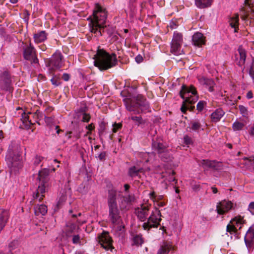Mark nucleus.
Wrapping results in <instances>:
<instances>
[{
	"label": "nucleus",
	"instance_id": "obj_14",
	"mask_svg": "<svg viewBox=\"0 0 254 254\" xmlns=\"http://www.w3.org/2000/svg\"><path fill=\"white\" fill-rule=\"evenodd\" d=\"M235 204L231 201L224 199L217 204L216 211L219 215H223L234 209Z\"/></svg>",
	"mask_w": 254,
	"mask_h": 254
},
{
	"label": "nucleus",
	"instance_id": "obj_21",
	"mask_svg": "<svg viewBox=\"0 0 254 254\" xmlns=\"http://www.w3.org/2000/svg\"><path fill=\"white\" fill-rule=\"evenodd\" d=\"M238 54H236L235 58L237 64L239 66L244 64L246 58V52L242 46H240L238 49Z\"/></svg>",
	"mask_w": 254,
	"mask_h": 254
},
{
	"label": "nucleus",
	"instance_id": "obj_53",
	"mask_svg": "<svg viewBox=\"0 0 254 254\" xmlns=\"http://www.w3.org/2000/svg\"><path fill=\"white\" fill-rule=\"evenodd\" d=\"M169 26H170V28L172 29L176 28L177 27V25L176 23V21H173V20L171 21L170 22Z\"/></svg>",
	"mask_w": 254,
	"mask_h": 254
},
{
	"label": "nucleus",
	"instance_id": "obj_47",
	"mask_svg": "<svg viewBox=\"0 0 254 254\" xmlns=\"http://www.w3.org/2000/svg\"><path fill=\"white\" fill-rule=\"evenodd\" d=\"M205 103L203 101H199L196 106L197 110L199 111H201L204 107Z\"/></svg>",
	"mask_w": 254,
	"mask_h": 254
},
{
	"label": "nucleus",
	"instance_id": "obj_64",
	"mask_svg": "<svg viewBox=\"0 0 254 254\" xmlns=\"http://www.w3.org/2000/svg\"><path fill=\"white\" fill-rule=\"evenodd\" d=\"M71 132H70V131H69V132L66 133V135H67V138L68 139L71 137Z\"/></svg>",
	"mask_w": 254,
	"mask_h": 254
},
{
	"label": "nucleus",
	"instance_id": "obj_9",
	"mask_svg": "<svg viewBox=\"0 0 254 254\" xmlns=\"http://www.w3.org/2000/svg\"><path fill=\"white\" fill-rule=\"evenodd\" d=\"M5 160L8 168L11 171L16 172L22 166V159L20 156H12L10 148L6 155Z\"/></svg>",
	"mask_w": 254,
	"mask_h": 254
},
{
	"label": "nucleus",
	"instance_id": "obj_22",
	"mask_svg": "<svg viewBox=\"0 0 254 254\" xmlns=\"http://www.w3.org/2000/svg\"><path fill=\"white\" fill-rule=\"evenodd\" d=\"M39 113H36L35 114L31 112H27L26 113L24 112L22 114L21 121L26 128H29L30 126L33 124L32 121L31 120V117H35V116L38 117Z\"/></svg>",
	"mask_w": 254,
	"mask_h": 254
},
{
	"label": "nucleus",
	"instance_id": "obj_13",
	"mask_svg": "<svg viewBox=\"0 0 254 254\" xmlns=\"http://www.w3.org/2000/svg\"><path fill=\"white\" fill-rule=\"evenodd\" d=\"M153 148L159 154V156L164 162H168L172 160V157L167 151L161 143L154 141L152 143Z\"/></svg>",
	"mask_w": 254,
	"mask_h": 254
},
{
	"label": "nucleus",
	"instance_id": "obj_15",
	"mask_svg": "<svg viewBox=\"0 0 254 254\" xmlns=\"http://www.w3.org/2000/svg\"><path fill=\"white\" fill-rule=\"evenodd\" d=\"M243 217L238 216L231 220L230 223L227 226V231L229 232H234L240 229L244 223Z\"/></svg>",
	"mask_w": 254,
	"mask_h": 254
},
{
	"label": "nucleus",
	"instance_id": "obj_27",
	"mask_svg": "<svg viewBox=\"0 0 254 254\" xmlns=\"http://www.w3.org/2000/svg\"><path fill=\"white\" fill-rule=\"evenodd\" d=\"M134 199V195L129 192L125 193L124 196L122 197L120 207L121 208H125L127 205L133 201Z\"/></svg>",
	"mask_w": 254,
	"mask_h": 254
},
{
	"label": "nucleus",
	"instance_id": "obj_58",
	"mask_svg": "<svg viewBox=\"0 0 254 254\" xmlns=\"http://www.w3.org/2000/svg\"><path fill=\"white\" fill-rule=\"evenodd\" d=\"M86 128L88 130L91 131L94 129V126L93 125V124H90V125L86 127Z\"/></svg>",
	"mask_w": 254,
	"mask_h": 254
},
{
	"label": "nucleus",
	"instance_id": "obj_17",
	"mask_svg": "<svg viewBox=\"0 0 254 254\" xmlns=\"http://www.w3.org/2000/svg\"><path fill=\"white\" fill-rule=\"evenodd\" d=\"M149 208L150 206L148 205H142L140 207L135 209V213L140 221H144L146 220L149 213Z\"/></svg>",
	"mask_w": 254,
	"mask_h": 254
},
{
	"label": "nucleus",
	"instance_id": "obj_55",
	"mask_svg": "<svg viewBox=\"0 0 254 254\" xmlns=\"http://www.w3.org/2000/svg\"><path fill=\"white\" fill-rule=\"evenodd\" d=\"M135 61L137 63H140L143 61V58L141 56L138 55L135 57Z\"/></svg>",
	"mask_w": 254,
	"mask_h": 254
},
{
	"label": "nucleus",
	"instance_id": "obj_1",
	"mask_svg": "<svg viewBox=\"0 0 254 254\" xmlns=\"http://www.w3.org/2000/svg\"><path fill=\"white\" fill-rule=\"evenodd\" d=\"M149 195L150 199L154 202L155 210L152 211L147 221L144 222L142 225L143 229L147 231L150 228L158 227L161 221L160 211L162 210L160 209L166 205V202L163 199V195H157L154 191L149 193Z\"/></svg>",
	"mask_w": 254,
	"mask_h": 254
},
{
	"label": "nucleus",
	"instance_id": "obj_62",
	"mask_svg": "<svg viewBox=\"0 0 254 254\" xmlns=\"http://www.w3.org/2000/svg\"><path fill=\"white\" fill-rule=\"evenodd\" d=\"M59 127L58 126H56V132L58 134H59L60 132L63 131L62 130L59 128Z\"/></svg>",
	"mask_w": 254,
	"mask_h": 254
},
{
	"label": "nucleus",
	"instance_id": "obj_18",
	"mask_svg": "<svg viewBox=\"0 0 254 254\" xmlns=\"http://www.w3.org/2000/svg\"><path fill=\"white\" fill-rule=\"evenodd\" d=\"M149 170V168H144L142 167L133 166L129 169L128 174L132 178L140 179L141 178V174H144L145 171Z\"/></svg>",
	"mask_w": 254,
	"mask_h": 254
},
{
	"label": "nucleus",
	"instance_id": "obj_7",
	"mask_svg": "<svg viewBox=\"0 0 254 254\" xmlns=\"http://www.w3.org/2000/svg\"><path fill=\"white\" fill-rule=\"evenodd\" d=\"M180 94L185 102H188L189 104L194 103L198 99L196 90L192 85L190 87L183 85Z\"/></svg>",
	"mask_w": 254,
	"mask_h": 254
},
{
	"label": "nucleus",
	"instance_id": "obj_59",
	"mask_svg": "<svg viewBox=\"0 0 254 254\" xmlns=\"http://www.w3.org/2000/svg\"><path fill=\"white\" fill-rule=\"evenodd\" d=\"M247 98L248 99H252L253 97V94L251 91H249L247 94Z\"/></svg>",
	"mask_w": 254,
	"mask_h": 254
},
{
	"label": "nucleus",
	"instance_id": "obj_28",
	"mask_svg": "<svg viewBox=\"0 0 254 254\" xmlns=\"http://www.w3.org/2000/svg\"><path fill=\"white\" fill-rule=\"evenodd\" d=\"M192 41L195 46H201L205 44V37L203 34L199 32L194 34L192 38Z\"/></svg>",
	"mask_w": 254,
	"mask_h": 254
},
{
	"label": "nucleus",
	"instance_id": "obj_20",
	"mask_svg": "<svg viewBox=\"0 0 254 254\" xmlns=\"http://www.w3.org/2000/svg\"><path fill=\"white\" fill-rule=\"evenodd\" d=\"M199 165L201 166L205 170L213 169L217 170L220 167V163L214 160H209L208 159L202 160Z\"/></svg>",
	"mask_w": 254,
	"mask_h": 254
},
{
	"label": "nucleus",
	"instance_id": "obj_26",
	"mask_svg": "<svg viewBox=\"0 0 254 254\" xmlns=\"http://www.w3.org/2000/svg\"><path fill=\"white\" fill-rule=\"evenodd\" d=\"M174 248L171 243L164 242L161 245L157 254H168L169 252L173 251Z\"/></svg>",
	"mask_w": 254,
	"mask_h": 254
},
{
	"label": "nucleus",
	"instance_id": "obj_36",
	"mask_svg": "<svg viewBox=\"0 0 254 254\" xmlns=\"http://www.w3.org/2000/svg\"><path fill=\"white\" fill-rule=\"evenodd\" d=\"M66 200V195L64 192H63L61 195L60 196L59 200L56 204V205L54 208V210L57 211V210H58L61 206V205L63 204V203Z\"/></svg>",
	"mask_w": 254,
	"mask_h": 254
},
{
	"label": "nucleus",
	"instance_id": "obj_34",
	"mask_svg": "<svg viewBox=\"0 0 254 254\" xmlns=\"http://www.w3.org/2000/svg\"><path fill=\"white\" fill-rule=\"evenodd\" d=\"M47 34L45 31H41L34 35V41L36 43H41L47 39Z\"/></svg>",
	"mask_w": 254,
	"mask_h": 254
},
{
	"label": "nucleus",
	"instance_id": "obj_46",
	"mask_svg": "<svg viewBox=\"0 0 254 254\" xmlns=\"http://www.w3.org/2000/svg\"><path fill=\"white\" fill-rule=\"evenodd\" d=\"M246 163L250 165L254 170V156L250 157V158L248 159V162Z\"/></svg>",
	"mask_w": 254,
	"mask_h": 254
},
{
	"label": "nucleus",
	"instance_id": "obj_4",
	"mask_svg": "<svg viewBox=\"0 0 254 254\" xmlns=\"http://www.w3.org/2000/svg\"><path fill=\"white\" fill-rule=\"evenodd\" d=\"M126 109L135 114H139L149 108V104L141 95H133L128 93L123 99Z\"/></svg>",
	"mask_w": 254,
	"mask_h": 254
},
{
	"label": "nucleus",
	"instance_id": "obj_33",
	"mask_svg": "<svg viewBox=\"0 0 254 254\" xmlns=\"http://www.w3.org/2000/svg\"><path fill=\"white\" fill-rule=\"evenodd\" d=\"M213 0H195V4L199 8H205L210 7Z\"/></svg>",
	"mask_w": 254,
	"mask_h": 254
},
{
	"label": "nucleus",
	"instance_id": "obj_63",
	"mask_svg": "<svg viewBox=\"0 0 254 254\" xmlns=\"http://www.w3.org/2000/svg\"><path fill=\"white\" fill-rule=\"evenodd\" d=\"M174 188L175 189V190L176 193H179V192H180V190H179L178 188H177L176 187V185H175V186L174 187Z\"/></svg>",
	"mask_w": 254,
	"mask_h": 254
},
{
	"label": "nucleus",
	"instance_id": "obj_61",
	"mask_svg": "<svg viewBox=\"0 0 254 254\" xmlns=\"http://www.w3.org/2000/svg\"><path fill=\"white\" fill-rule=\"evenodd\" d=\"M211 190H212V191L213 193H216L218 192V190H217V188L215 187H212Z\"/></svg>",
	"mask_w": 254,
	"mask_h": 254
},
{
	"label": "nucleus",
	"instance_id": "obj_45",
	"mask_svg": "<svg viewBox=\"0 0 254 254\" xmlns=\"http://www.w3.org/2000/svg\"><path fill=\"white\" fill-rule=\"evenodd\" d=\"M90 119V116L86 113L82 114V121L83 122H88Z\"/></svg>",
	"mask_w": 254,
	"mask_h": 254
},
{
	"label": "nucleus",
	"instance_id": "obj_6",
	"mask_svg": "<svg viewBox=\"0 0 254 254\" xmlns=\"http://www.w3.org/2000/svg\"><path fill=\"white\" fill-rule=\"evenodd\" d=\"M49 172L47 169H43L39 172L38 179L39 185L36 192L33 194L34 199L41 201L44 197V193L48 187Z\"/></svg>",
	"mask_w": 254,
	"mask_h": 254
},
{
	"label": "nucleus",
	"instance_id": "obj_30",
	"mask_svg": "<svg viewBox=\"0 0 254 254\" xmlns=\"http://www.w3.org/2000/svg\"><path fill=\"white\" fill-rule=\"evenodd\" d=\"M175 174V173L173 170H169L162 173V178H165L169 182H174L175 185H176L178 181L174 177Z\"/></svg>",
	"mask_w": 254,
	"mask_h": 254
},
{
	"label": "nucleus",
	"instance_id": "obj_32",
	"mask_svg": "<svg viewBox=\"0 0 254 254\" xmlns=\"http://www.w3.org/2000/svg\"><path fill=\"white\" fill-rule=\"evenodd\" d=\"M246 125V122L244 120L237 119L232 124V129L234 131L243 130Z\"/></svg>",
	"mask_w": 254,
	"mask_h": 254
},
{
	"label": "nucleus",
	"instance_id": "obj_25",
	"mask_svg": "<svg viewBox=\"0 0 254 254\" xmlns=\"http://www.w3.org/2000/svg\"><path fill=\"white\" fill-rule=\"evenodd\" d=\"M116 195L117 192L115 190H111L109 191L108 197L109 208L118 207L116 201Z\"/></svg>",
	"mask_w": 254,
	"mask_h": 254
},
{
	"label": "nucleus",
	"instance_id": "obj_49",
	"mask_svg": "<svg viewBox=\"0 0 254 254\" xmlns=\"http://www.w3.org/2000/svg\"><path fill=\"white\" fill-rule=\"evenodd\" d=\"M45 121L47 125H51L54 121V119L52 117H45Z\"/></svg>",
	"mask_w": 254,
	"mask_h": 254
},
{
	"label": "nucleus",
	"instance_id": "obj_2",
	"mask_svg": "<svg viewBox=\"0 0 254 254\" xmlns=\"http://www.w3.org/2000/svg\"><path fill=\"white\" fill-rule=\"evenodd\" d=\"M107 14L106 9L99 4H95L92 16L87 18L90 20L89 26L90 30L95 36L102 35V30L105 26Z\"/></svg>",
	"mask_w": 254,
	"mask_h": 254
},
{
	"label": "nucleus",
	"instance_id": "obj_8",
	"mask_svg": "<svg viewBox=\"0 0 254 254\" xmlns=\"http://www.w3.org/2000/svg\"><path fill=\"white\" fill-rule=\"evenodd\" d=\"M182 34L177 32H174L171 43V53L175 56H179L183 54L184 51L182 49Z\"/></svg>",
	"mask_w": 254,
	"mask_h": 254
},
{
	"label": "nucleus",
	"instance_id": "obj_38",
	"mask_svg": "<svg viewBox=\"0 0 254 254\" xmlns=\"http://www.w3.org/2000/svg\"><path fill=\"white\" fill-rule=\"evenodd\" d=\"M129 119L132 120L137 126L143 123L142 118L140 116H131Z\"/></svg>",
	"mask_w": 254,
	"mask_h": 254
},
{
	"label": "nucleus",
	"instance_id": "obj_16",
	"mask_svg": "<svg viewBox=\"0 0 254 254\" xmlns=\"http://www.w3.org/2000/svg\"><path fill=\"white\" fill-rule=\"evenodd\" d=\"M23 58L27 61H30L34 63H37L38 60L35 55V49L30 44L29 46L23 48Z\"/></svg>",
	"mask_w": 254,
	"mask_h": 254
},
{
	"label": "nucleus",
	"instance_id": "obj_41",
	"mask_svg": "<svg viewBox=\"0 0 254 254\" xmlns=\"http://www.w3.org/2000/svg\"><path fill=\"white\" fill-rule=\"evenodd\" d=\"M200 128V124L198 122H193L191 123V128L194 131H198Z\"/></svg>",
	"mask_w": 254,
	"mask_h": 254
},
{
	"label": "nucleus",
	"instance_id": "obj_37",
	"mask_svg": "<svg viewBox=\"0 0 254 254\" xmlns=\"http://www.w3.org/2000/svg\"><path fill=\"white\" fill-rule=\"evenodd\" d=\"M133 244L137 246L141 245V244L143 243L142 236L139 235H136L134 236L133 238Z\"/></svg>",
	"mask_w": 254,
	"mask_h": 254
},
{
	"label": "nucleus",
	"instance_id": "obj_57",
	"mask_svg": "<svg viewBox=\"0 0 254 254\" xmlns=\"http://www.w3.org/2000/svg\"><path fill=\"white\" fill-rule=\"evenodd\" d=\"M63 79L65 81H67L69 79V75L67 73H64L63 75Z\"/></svg>",
	"mask_w": 254,
	"mask_h": 254
},
{
	"label": "nucleus",
	"instance_id": "obj_31",
	"mask_svg": "<svg viewBox=\"0 0 254 254\" xmlns=\"http://www.w3.org/2000/svg\"><path fill=\"white\" fill-rule=\"evenodd\" d=\"M9 216L8 211L3 210L0 215V232L2 231L7 223Z\"/></svg>",
	"mask_w": 254,
	"mask_h": 254
},
{
	"label": "nucleus",
	"instance_id": "obj_24",
	"mask_svg": "<svg viewBox=\"0 0 254 254\" xmlns=\"http://www.w3.org/2000/svg\"><path fill=\"white\" fill-rule=\"evenodd\" d=\"M245 242L247 246L254 243V224L250 227L245 237Z\"/></svg>",
	"mask_w": 254,
	"mask_h": 254
},
{
	"label": "nucleus",
	"instance_id": "obj_5",
	"mask_svg": "<svg viewBox=\"0 0 254 254\" xmlns=\"http://www.w3.org/2000/svg\"><path fill=\"white\" fill-rule=\"evenodd\" d=\"M240 13L245 24L254 27V0H245V6L241 8Z\"/></svg>",
	"mask_w": 254,
	"mask_h": 254
},
{
	"label": "nucleus",
	"instance_id": "obj_54",
	"mask_svg": "<svg viewBox=\"0 0 254 254\" xmlns=\"http://www.w3.org/2000/svg\"><path fill=\"white\" fill-rule=\"evenodd\" d=\"M98 158L101 161L104 160L105 158V152H101L98 155Z\"/></svg>",
	"mask_w": 254,
	"mask_h": 254
},
{
	"label": "nucleus",
	"instance_id": "obj_29",
	"mask_svg": "<svg viewBox=\"0 0 254 254\" xmlns=\"http://www.w3.org/2000/svg\"><path fill=\"white\" fill-rule=\"evenodd\" d=\"M225 115L224 111L221 108L217 109L211 114V119L213 122H218Z\"/></svg>",
	"mask_w": 254,
	"mask_h": 254
},
{
	"label": "nucleus",
	"instance_id": "obj_44",
	"mask_svg": "<svg viewBox=\"0 0 254 254\" xmlns=\"http://www.w3.org/2000/svg\"><path fill=\"white\" fill-rule=\"evenodd\" d=\"M43 158L41 156L36 155L34 161V164L37 166L40 164Z\"/></svg>",
	"mask_w": 254,
	"mask_h": 254
},
{
	"label": "nucleus",
	"instance_id": "obj_60",
	"mask_svg": "<svg viewBox=\"0 0 254 254\" xmlns=\"http://www.w3.org/2000/svg\"><path fill=\"white\" fill-rule=\"evenodd\" d=\"M129 188H130V186L128 184H125L124 185L125 193L129 192L128 190H129Z\"/></svg>",
	"mask_w": 254,
	"mask_h": 254
},
{
	"label": "nucleus",
	"instance_id": "obj_43",
	"mask_svg": "<svg viewBox=\"0 0 254 254\" xmlns=\"http://www.w3.org/2000/svg\"><path fill=\"white\" fill-rule=\"evenodd\" d=\"M72 242L74 244H80V237L78 235H74L72 237Z\"/></svg>",
	"mask_w": 254,
	"mask_h": 254
},
{
	"label": "nucleus",
	"instance_id": "obj_40",
	"mask_svg": "<svg viewBox=\"0 0 254 254\" xmlns=\"http://www.w3.org/2000/svg\"><path fill=\"white\" fill-rule=\"evenodd\" d=\"M60 78L56 75L54 76L51 79V81L53 85L55 86H58L61 84Z\"/></svg>",
	"mask_w": 254,
	"mask_h": 254
},
{
	"label": "nucleus",
	"instance_id": "obj_50",
	"mask_svg": "<svg viewBox=\"0 0 254 254\" xmlns=\"http://www.w3.org/2000/svg\"><path fill=\"white\" fill-rule=\"evenodd\" d=\"M184 142L186 145L190 144L192 143L191 138L188 135H185L184 137Z\"/></svg>",
	"mask_w": 254,
	"mask_h": 254
},
{
	"label": "nucleus",
	"instance_id": "obj_35",
	"mask_svg": "<svg viewBox=\"0 0 254 254\" xmlns=\"http://www.w3.org/2000/svg\"><path fill=\"white\" fill-rule=\"evenodd\" d=\"M34 212L37 216L45 215L47 212V207L44 204L37 205L34 208Z\"/></svg>",
	"mask_w": 254,
	"mask_h": 254
},
{
	"label": "nucleus",
	"instance_id": "obj_48",
	"mask_svg": "<svg viewBox=\"0 0 254 254\" xmlns=\"http://www.w3.org/2000/svg\"><path fill=\"white\" fill-rule=\"evenodd\" d=\"M188 103V102H185V100H184L182 106L181 108V110L183 113L185 114L187 112L188 107L186 105V104Z\"/></svg>",
	"mask_w": 254,
	"mask_h": 254
},
{
	"label": "nucleus",
	"instance_id": "obj_51",
	"mask_svg": "<svg viewBox=\"0 0 254 254\" xmlns=\"http://www.w3.org/2000/svg\"><path fill=\"white\" fill-rule=\"evenodd\" d=\"M248 210L252 215H254V201L249 204Z\"/></svg>",
	"mask_w": 254,
	"mask_h": 254
},
{
	"label": "nucleus",
	"instance_id": "obj_23",
	"mask_svg": "<svg viewBox=\"0 0 254 254\" xmlns=\"http://www.w3.org/2000/svg\"><path fill=\"white\" fill-rule=\"evenodd\" d=\"M230 26L234 29L235 33L238 32L239 26V15L238 13H235L231 15L228 20Z\"/></svg>",
	"mask_w": 254,
	"mask_h": 254
},
{
	"label": "nucleus",
	"instance_id": "obj_19",
	"mask_svg": "<svg viewBox=\"0 0 254 254\" xmlns=\"http://www.w3.org/2000/svg\"><path fill=\"white\" fill-rule=\"evenodd\" d=\"M198 80L199 83L207 88L209 92L214 91V87L215 84L212 79L204 76H199Z\"/></svg>",
	"mask_w": 254,
	"mask_h": 254
},
{
	"label": "nucleus",
	"instance_id": "obj_52",
	"mask_svg": "<svg viewBox=\"0 0 254 254\" xmlns=\"http://www.w3.org/2000/svg\"><path fill=\"white\" fill-rule=\"evenodd\" d=\"M248 132L251 137L254 138V126H252L250 127Z\"/></svg>",
	"mask_w": 254,
	"mask_h": 254
},
{
	"label": "nucleus",
	"instance_id": "obj_3",
	"mask_svg": "<svg viewBox=\"0 0 254 254\" xmlns=\"http://www.w3.org/2000/svg\"><path fill=\"white\" fill-rule=\"evenodd\" d=\"M94 65L101 70H107L116 65L117 56L115 54H110L103 49H98L94 58Z\"/></svg>",
	"mask_w": 254,
	"mask_h": 254
},
{
	"label": "nucleus",
	"instance_id": "obj_10",
	"mask_svg": "<svg viewBox=\"0 0 254 254\" xmlns=\"http://www.w3.org/2000/svg\"><path fill=\"white\" fill-rule=\"evenodd\" d=\"M62 54L57 52L53 55L51 59L46 62V65L49 67V70L51 73H52L55 69L62 67Z\"/></svg>",
	"mask_w": 254,
	"mask_h": 254
},
{
	"label": "nucleus",
	"instance_id": "obj_11",
	"mask_svg": "<svg viewBox=\"0 0 254 254\" xmlns=\"http://www.w3.org/2000/svg\"><path fill=\"white\" fill-rule=\"evenodd\" d=\"M109 217L114 225V227L117 230L122 231L124 226L123 224L118 207L109 208Z\"/></svg>",
	"mask_w": 254,
	"mask_h": 254
},
{
	"label": "nucleus",
	"instance_id": "obj_56",
	"mask_svg": "<svg viewBox=\"0 0 254 254\" xmlns=\"http://www.w3.org/2000/svg\"><path fill=\"white\" fill-rule=\"evenodd\" d=\"M249 74H250V76L252 77V78L253 79V82H254V70L253 68H251L250 69Z\"/></svg>",
	"mask_w": 254,
	"mask_h": 254
},
{
	"label": "nucleus",
	"instance_id": "obj_42",
	"mask_svg": "<svg viewBox=\"0 0 254 254\" xmlns=\"http://www.w3.org/2000/svg\"><path fill=\"white\" fill-rule=\"evenodd\" d=\"M122 127V124L121 123H115L113 125V129L112 131L114 133L117 132L119 129H120Z\"/></svg>",
	"mask_w": 254,
	"mask_h": 254
},
{
	"label": "nucleus",
	"instance_id": "obj_39",
	"mask_svg": "<svg viewBox=\"0 0 254 254\" xmlns=\"http://www.w3.org/2000/svg\"><path fill=\"white\" fill-rule=\"evenodd\" d=\"M239 109L240 113L242 115L243 117H246L248 115V111L246 107H245L243 105H239Z\"/></svg>",
	"mask_w": 254,
	"mask_h": 254
},
{
	"label": "nucleus",
	"instance_id": "obj_12",
	"mask_svg": "<svg viewBox=\"0 0 254 254\" xmlns=\"http://www.w3.org/2000/svg\"><path fill=\"white\" fill-rule=\"evenodd\" d=\"M98 240L101 247L105 250L112 252L114 249L112 239L108 232H103L98 236Z\"/></svg>",
	"mask_w": 254,
	"mask_h": 254
}]
</instances>
